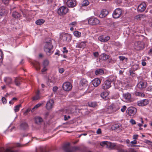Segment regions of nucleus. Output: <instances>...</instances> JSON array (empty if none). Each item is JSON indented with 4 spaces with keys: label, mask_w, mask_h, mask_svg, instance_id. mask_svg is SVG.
<instances>
[{
    "label": "nucleus",
    "mask_w": 152,
    "mask_h": 152,
    "mask_svg": "<svg viewBox=\"0 0 152 152\" xmlns=\"http://www.w3.org/2000/svg\"><path fill=\"white\" fill-rule=\"evenodd\" d=\"M89 2L87 0H85L83 1L82 5L83 6H86L89 4Z\"/></svg>",
    "instance_id": "nucleus-42"
},
{
    "label": "nucleus",
    "mask_w": 152,
    "mask_h": 152,
    "mask_svg": "<svg viewBox=\"0 0 152 152\" xmlns=\"http://www.w3.org/2000/svg\"><path fill=\"white\" fill-rule=\"evenodd\" d=\"M42 105V104L39 103V104H36V105H35V106L32 109V110H31V112H33L34 111V110L35 109H37L39 107L41 106Z\"/></svg>",
    "instance_id": "nucleus-39"
},
{
    "label": "nucleus",
    "mask_w": 152,
    "mask_h": 152,
    "mask_svg": "<svg viewBox=\"0 0 152 152\" xmlns=\"http://www.w3.org/2000/svg\"><path fill=\"white\" fill-rule=\"evenodd\" d=\"M119 58L120 61H123L124 60H125L126 62H127L128 60V58H126L123 56H119Z\"/></svg>",
    "instance_id": "nucleus-43"
},
{
    "label": "nucleus",
    "mask_w": 152,
    "mask_h": 152,
    "mask_svg": "<svg viewBox=\"0 0 152 152\" xmlns=\"http://www.w3.org/2000/svg\"><path fill=\"white\" fill-rule=\"evenodd\" d=\"M3 54L2 52L0 50V63H2L3 59Z\"/></svg>",
    "instance_id": "nucleus-46"
},
{
    "label": "nucleus",
    "mask_w": 152,
    "mask_h": 152,
    "mask_svg": "<svg viewBox=\"0 0 152 152\" xmlns=\"http://www.w3.org/2000/svg\"><path fill=\"white\" fill-rule=\"evenodd\" d=\"M34 119L35 123L38 124H40L43 121V119L40 116L35 117Z\"/></svg>",
    "instance_id": "nucleus-20"
},
{
    "label": "nucleus",
    "mask_w": 152,
    "mask_h": 152,
    "mask_svg": "<svg viewBox=\"0 0 152 152\" xmlns=\"http://www.w3.org/2000/svg\"><path fill=\"white\" fill-rule=\"evenodd\" d=\"M114 126V128L116 129L118 128H119L120 127V125H119V124H115Z\"/></svg>",
    "instance_id": "nucleus-63"
},
{
    "label": "nucleus",
    "mask_w": 152,
    "mask_h": 152,
    "mask_svg": "<svg viewBox=\"0 0 152 152\" xmlns=\"http://www.w3.org/2000/svg\"><path fill=\"white\" fill-rule=\"evenodd\" d=\"M89 106L91 107H95L96 105V103L95 102H90L88 103Z\"/></svg>",
    "instance_id": "nucleus-37"
},
{
    "label": "nucleus",
    "mask_w": 152,
    "mask_h": 152,
    "mask_svg": "<svg viewBox=\"0 0 152 152\" xmlns=\"http://www.w3.org/2000/svg\"><path fill=\"white\" fill-rule=\"evenodd\" d=\"M12 16L14 18H18L20 17V14L16 12H13L12 14Z\"/></svg>",
    "instance_id": "nucleus-32"
},
{
    "label": "nucleus",
    "mask_w": 152,
    "mask_h": 152,
    "mask_svg": "<svg viewBox=\"0 0 152 152\" xmlns=\"http://www.w3.org/2000/svg\"><path fill=\"white\" fill-rule=\"evenodd\" d=\"M49 64V61L47 60H45L43 62V65L44 66L46 67Z\"/></svg>",
    "instance_id": "nucleus-45"
},
{
    "label": "nucleus",
    "mask_w": 152,
    "mask_h": 152,
    "mask_svg": "<svg viewBox=\"0 0 152 152\" xmlns=\"http://www.w3.org/2000/svg\"><path fill=\"white\" fill-rule=\"evenodd\" d=\"M134 49L137 50H142L145 47L144 44L141 41H136L134 43Z\"/></svg>",
    "instance_id": "nucleus-3"
},
{
    "label": "nucleus",
    "mask_w": 152,
    "mask_h": 152,
    "mask_svg": "<svg viewBox=\"0 0 152 152\" xmlns=\"http://www.w3.org/2000/svg\"><path fill=\"white\" fill-rule=\"evenodd\" d=\"M147 85V82L145 80H142L138 83L137 86L139 88H145Z\"/></svg>",
    "instance_id": "nucleus-11"
},
{
    "label": "nucleus",
    "mask_w": 152,
    "mask_h": 152,
    "mask_svg": "<svg viewBox=\"0 0 152 152\" xmlns=\"http://www.w3.org/2000/svg\"><path fill=\"white\" fill-rule=\"evenodd\" d=\"M88 22L89 24L92 25H96L99 23L100 21L97 18L94 17H91L88 19Z\"/></svg>",
    "instance_id": "nucleus-4"
},
{
    "label": "nucleus",
    "mask_w": 152,
    "mask_h": 152,
    "mask_svg": "<svg viewBox=\"0 0 152 152\" xmlns=\"http://www.w3.org/2000/svg\"><path fill=\"white\" fill-rule=\"evenodd\" d=\"M2 101L3 104H5L7 103V99L4 97H3L2 98Z\"/></svg>",
    "instance_id": "nucleus-56"
},
{
    "label": "nucleus",
    "mask_w": 152,
    "mask_h": 152,
    "mask_svg": "<svg viewBox=\"0 0 152 152\" xmlns=\"http://www.w3.org/2000/svg\"><path fill=\"white\" fill-rule=\"evenodd\" d=\"M39 99V91H38L36 95L33 97V100H38Z\"/></svg>",
    "instance_id": "nucleus-41"
},
{
    "label": "nucleus",
    "mask_w": 152,
    "mask_h": 152,
    "mask_svg": "<svg viewBox=\"0 0 152 152\" xmlns=\"http://www.w3.org/2000/svg\"><path fill=\"white\" fill-rule=\"evenodd\" d=\"M116 80V77L113 76H110L109 77V80H107L109 81L110 83H112Z\"/></svg>",
    "instance_id": "nucleus-36"
},
{
    "label": "nucleus",
    "mask_w": 152,
    "mask_h": 152,
    "mask_svg": "<svg viewBox=\"0 0 152 152\" xmlns=\"http://www.w3.org/2000/svg\"><path fill=\"white\" fill-rule=\"evenodd\" d=\"M4 149L1 148L0 149V152H18L17 151H13L10 149L7 148L4 152Z\"/></svg>",
    "instance_id": "nucleus-31"
},
{
    "label": "nucleus",
    "mask_w": 152,
    "mask_h": 152,
    "mask_svg": "<svg viewBox=\"0 0 152 152\" xmlns=\"http://www.w3.org/2000/svg\"><path fill=\"white\" fill-rule=\"evenodd\" d=\"M111 83L107 80L105 81L102 85V88L104 89H107L111 87Z\"/></svg>",
    "instance_id": "nucleus-15"
},
{
    "label": "nucleus",
    "mask_w": 152,
    "mask_h": 152,
    "mask_svg": "<svg viewBox=\"0 0 152 152\" xmlns=\"http://www.w3.org/2000/svg\"><path fill=\"white\" fill-rule=\"evenodd\" d=\"M132 70L134 71L136 70L139 69V67L138 65L137 64H134L132 66Z\"/></svg>",
    "instance_id": "nucleus-38"
},
{
    "label": "nucleus",
    "mask_w": 152,
    "mask_h": 152,
    "mask_svg": "<svg viewBox=\"0 0 152 152\" xmlns=\"http://www.w3.org/2000/svg\"><path fill=\"white\" fill-rule=\"evenodd\" d=\"M108 14V12L106 10H103L101 11L99 16L101 18H104Z\"/></svg>",
    "instance_id": "nucleus-22"
},
{
    "label": "nucleus",
    "mask_w": 152,
    "mask_h": 152,
    "mask_svg": "<svg viewBox=\"0 0 152 152\" xmlns=\"http://www.w3.org/2000/svg\"><path fill=\"white\" fill-rule=\"evenodd\" d=\"M110 57L109 55H107L104 53L100 55V59L102 60H106L108 59Z\"/></svg>",
    "instance_id": "nucleus-23"
},
{
    "label": "nucleus",
    "mask_w": 152,
    "mask_h": 152,
    "mask_svg": "<svg viewBox=\"0 0 152 152\" xmlns=\"http://www.w3.org/2000/svg\"><path fill=\"white\" fill-rule=\"evenodd\" d=\"M63 53H67L68 51L67 50H66V48L65 47H64L63 48Z\"/></svg>",
    "instance_id": "nucleus-61"
},
{
    "label": "nucleus",
    "mask_w": 152,
    "mask_h": 152,
    "mask_svg": "<svg viewBox=\"0 0 152 152\" xmlns=\"http://www.w3.org/2000/svg\"><path fill=\"white\" fill-rule=\"evenodd\" d=\"M137 112V109L132 107H129L126 110L127 113L129 116H134L136 113Z\"/></svg>",
    "instance_id": "nucleus-6"
},
{
    "label": "nucleus",
    "mask_w": 152,
    "mask_h": 152,
    "mask_svg": "<svg viewBox=\"0 0 152 152\" xmlns=\"http://www.w3.org/2000/svg\"><path fill=\"white\" fill-rule=\"evenodd\" d=\"M64 41L68 42H70L71 40L72 36L70 34L65 33L62 36Z\"/></svg>",
    "instance_id": "nucleus-12"
},
{
    "label": "nucleus",
    "mask_w": 152,
    "mask_h": 152,
    "mask_svg": "<svg viewBox=\"0 0 152 152\" xmlns=\"http://www.w3.org/2000/svg\"><path fill=\"white\" fill-rule=\"evenodd\" d=\"M145 16L143 14H140L136 16L135 18L137 20H140L141 19L145 18Z\"/></svg>",
    "instance_id": "nucleus-28"
},
{
    "label": "nucleus",
    "mask_w": 152,
    "mask_h": 152,
    "mask_svg": "<svg viewBox=\"0 0 152 152\" xmlns=\"http://www.w3.org/2000/svg\"><path fill=\"white\" fill-rule=\"evenodd\" d=\"M58 70L59 73L61 74L64 72V69L63 68H60Z\"/></svg>",
    "instance_id": "nucleus-55"
},
{
    "label": "nucleus",
    "mask_w": 152,
    "mask_h": 152,
    "mask_svg": "<svg viewBox=\"0 0 152 152\" xmlns=\"http://www.w3.org/2000/svg\"><path fill=\"white\" fill-rule=\"evenodd\" d=\"M102 133L101 130L100 129H98L96 131V133L98 134H100Z\"/></svg>",
    "instance_id": "nucleus-58"
},
{
    "label": "nucleus",
    "mask_w": 152,
    "mask_h": 152,
    "mask_svg": "<svg viewBox=\"0 0 152 152\" xmlns=\"http://www.w3.org/2000/svg\"><path fill=\"white\" fill-rule=\"evenodd\" d=\"M20 126L21 129H25L28 128V126L27 123L23 122L20 125Z\"/></svg>",
    "instance_id": "nucleus-26"
},
{
    "label": "nucleus",
    "mask_w": 152,
    "mask_h": 152,
    "mask_svg": "<svg viewBox=\"0 0 152 152\" xmlns=\"http://www.w3.org/2000/svg\"><path fill=\"white\" fill-rule=\"evenodd\" d=\"M52 40L50 38L47 39L45 42V44L44 47V50L46 54L48 55H50L52 53L51 49L53 47L52 45Z\"/></svg>",
    "instance_id": "nucleus-1"
},
{
    "label": "nucleus",
    "mask_w": 152,
    "mask_h": 152,
    "mask_svg": "<svg viewBox=\"0 0 152 152\" xmlns=\"http://www.w3.org/2000/svg\"><path fill=\"white\" fill-rule=\"evenodd\" d=\"M21 104H19L18 105L15 106V108L14 109L15 111V112H18L20 109V107H21Z\"/></svg>",
    "instance_id": "nucleus-47"
},
{
    "label": "nucleus",
    "mask_w": 152,
    "mask_h": 152,
    "mask_svg": "<svg viewBox=\"0 0 152 152\" xmlns=\"http://www.w3.org/2000/svg\"><path fill=\"white\" fill-rule=\"evenodd\" d=\"M88 83L87 80L85 79H83L80 81V83L82 86H84L86 85Z\"/></svg>",
    "instance_id": "nucleus-35"
},
{
    "label": "nucleus",
    "mask_w": 152,
    "mask_h": 152,
    "mask_svg": "<svg viewBox=\"0 0 152 152\" xmlns=\"http://www.w3.org/2000/svg\"><path fill=\"white\" fill-rule=\"evenodd\" d=\"M70 118V117L69 115L67 116L66 115H65L64 116V120L65 121L67 120L68 119Z\"/></svg>",
    "instance_id": "nucleus-57"
},
{
    "label": "nucleus",
    "mask_w": 152,
    "mask_h": 152,
    "mask_svg": "<svg viewBox=\"0 0 152 152\" xmlns=\"http://www.w3.org/2000/svg\"><path fill=\"white\" fill-rule=\"evenodd\" d=\"M109 94L106 92H103L101 94V96L104 99H107Z\"/></svg>",
    "instance_id": "nucleus-29"
},
{
    "label": "nucleus",
    "mask_w": 152,
    "mask_h": 152,
    "mask_svg": "<svg viewBox=\"0 0 152 152\" xmlns=\"http://www.w3.org/2000/svg\"><path fill=\"white\" fill-rule=\"evenodd\" d=\"M101 80L98 78H96L93 80L92 83L94 86L96 87L98 86L101 83Z\"/></svg>",
    "instance_id": "nucleus-17"
},
{
    "label": "nucleus",
    "mask_w": 152,
    "mask_h": 152,
    "mask_svg": "<svg viewBox=\"0 0 152 152\" xmlns=\"http://www.w3.org/2000/svg\"><path fill=\"white\" fill-rule=\"evenodd\" d=\"M134 71L132 70H130L129 71V73L130 74V75L132 77H134L135 76V74L134 73Z\"/></svg>",
    "instance_id": "nucleus-49"
},
{
    "label": "nucleus",
    "mask_w": 152,
    "mask_h": 152,
    "mask_svg": "<svg viewBox=\"0 0 152 152\" xmlns=\"http://www.w3.org/2000/svg\"><path fill=\"white\" fill-rule=\"evenodd\" d=\"M45 22V20L43 19H39L36 21V23L37 25H40L43 24Z\"/></svg>",
    "instance_id": "nucleus-33"
},
{
    "label": "nucleus",
    "mask_w": 152,
    "mask_h": 152,
    "mask_svg": "<svg viewBox=\"0 0 152 152\" xmlns=\"http://www.w3.org/2000/svg\"><path fill=\"white\" fill-rule=\"evenodd\" d=\"M134 94L136 96H141L143 97H144L145 96L144 94L137 91H135L134 93Z\"/></svg>",
    "instance_id": "nucleus-34"
},
{
    "label": "nucleus",
    "mask_w": 152,
    "mask_h": 152,
    "mask_svg": "<svg viewBox=\"0 0 152 152\" xmlns=\"http://www.w3.org/2000/svg\"><path fill=\"white\" fill-rule=\"evenodd\" d=\"M94 56L96 58L97 57L99 56V53L98 52H95L93 53Z\"/></svg>",
    "instance_id": "nucleus-59"
},
{
    "label": "nucleus",
    "mask_w": 152,
    "mask_h": 152,
    "mask_svg": "<svg viewBox=\"0 0 152 152\" xmlns=\"http://www.w3.org/2000/svg\"><path fill=\"white\" fill-rule=\"evenodd\" d=\"M149 102V100L148 99H144L139 101L137 102V104L140 106H145L148 104Z\"/></svg>",
    "instance_id": "nucleus-13"
},
{
    "label": "nucleus",
    "mask_w": 152,
    "mask_h": 152,
    "mask_svg": "<svg viewBox=\"0 0 152 152\" xmlns=\"http://www.w3.org/2000/svg\"><path fill=\"white\" fill-rule=\"evenodd\" d=\"M4 80L7 85L11 84L12 83V79L9 77H5Z\"/></svg>",
    "instance_id": "nucleus-27"
},
{
    "label": "nucleus",
    "mask_w": 152,
    "mask_h": 152,
    "mask_svg": "<svg viewBox=\"0 0 152 152\" xmlns=\"http://www.w3.org/2000/svg\"><path fill=\"white\" fill-rule=\"evenodd\" d=\"M33 65L37 70L38 71L40 70V64L39 62L37 61H35L33 63Z\"/></svg>",
    "instance_id": "nucleus-25"
},
{
    "label": "nucleus",
    "mask_w": 152,
    "mask_h": 152,
    "mask_svg": "<svg viewBox=\"0 0 152 152\" xmlns=\"http://www.w3.org/2000/svg\"><path fill=\"white\" fill-rule=\"evenodd\" d=\"M96 75H101L104 73V71L102 69H96L95 72Z\"/></svg>",
    "instance_id": "nucleus-24"
},
{
    "label": "nucleus",
    "mask_w": 152,
    "mask_h": 152,
    "mask_svg": "<svg viewBox=\"0 0 152 152\" xmlns=\"http://www.w3.org/2000/svg\"><path fill=\"white\" fill-rule=\"evenodd\" d=\"M58 89V87L57 86H55L53 88V90L54 92H55Z\"/></svg>",
    "instance_id": "nucleus-62"
},
{
    "label": "nucleus",
    "mask_w": 152,
    "mask_h": 152,
    "mask_svg": "<svg viewBox=\"0 0 152 152\" xmlns=\"http://www.w3.org/2000/svg\"><path fill=\"white\" fill-rule=\"evenodd\" d=\"M77 3L75 0H68L66 2L67 6L70 8L75 7L77 5Z\"/></svg>",
    "instance_id": "nucleus-10"
},
{
    "label": "nucleus",
    "mask_w": 152,
    "mask_h": 152,
    "mask_svg": "<svg viewBox=\"0 0 152 152\" xmlns=\"http://www.w3.org/2000/svg\"><path fill=\"white\" fill-rule=\"evenodd\" d=\"M68 10L69 9L66 7L62 6L58 9V13L60 15H64L68 12Z\"/></svg>",
    "instance_id": "nucleus-5"
},
{
    "label": "nucleus",
    "mask_w": 152,
    "mask_h": 152,
    "mask_svg": "<svg viewBox=\"0 0 152 152\" xmlns=\"http://www.w3.org/2000/svg\"><path fill=\"white\" fill-rule=\"evenodd\" d=\"M122 14L121 10L119 8H117L114 11L113 14V17L114 18H119Z\"/></svg>",
    "instance_id": "nucleus-9"
},
{
    "label": "nucleus",
    "mask_w": 152,
    "mask_h": 152,
    "mask_svg": "<svg viewBox=\"0 0 152 152\" xmlns=\"http://www.w3.org/2000/svg\"><path fill=\"white\" fill-rule=\"evenodd\" d=\"M70 143H67L64 145L63 148L66 152H76V150H79V148L78 147H73L71 148L69 147Z\"/></svg>",
    "instance_id": "nucleus-2"
},
{
    "label": "nucleus",
    "mask_w": 152,
    "mask_h": 152,
    "mask_svg": "<svg viewBox=\"0 0 152 152\" xmlns=\"http://www.w3.org/2000/svg\"><path fill=\"white\" fill-rule=\"evenodd\" d=\"M98 39L100 41L102 42H104V37L103 36H100L99 38Z\"/></svg>",
    "instance_id": "nucleus-50"
},
{
    "label": "nucleus",
    "mask_w": 152,
    "mask_h": 152,
    "mask_svg": "<svg viewBox=\"0 0 152 152\" xmlns=\"http://www.w3.org/2000/svg\"><path fill=\"white\" fill-rule=\"evenodd\" d=\"M146 7V5L145 3H142L138 6L137 10L140 12H143L145 10Z\"/></svg>",
    "instance_id": "nucleus-16"
},
{
    "label": "nucleus",
    "mask_w": 152,
    "mask_h": 152,
    "mask_svg": "<svg viewBox=\"0 0 152 152\" xmlns=\"http://www.w3.org/2000/svg\"><path fill=\"white\" fill-rule=\"evenodd\" d=\"M130 123H131V124H136V123L135 122V121L133 119H131L130 121Z\"/></svg>",
    "instance_id": "nucleus-60"
},
{
    "label": "nucleus",
    "mask_w": 152,
    "mask_h": 152,
    "mask_svg": "<svg viewBox=\"0 0 152 152\" xmlns=\"http://www.w3.org/2000/svg\"><path fill=\"white\" fill-rule=\"evenodd\" d=\"M74 34L75 36L79 37L81 36V33L78 31H75L74 32Z\"/></svg>",
    "instance_id": "nucleus-40"
},
{
    "label": "nucleus",
    "mask_w": 152,
    "mask_h": 152,
    "mask_svg": "<svg viewBox=\"0 0 152 152\" xmlns=\"http://www.w3.org/2000/svg\"><path fill=\"white\" fill-rule=\"evenodd\" d=\"M148 54L149 55H152V48L149 51L148 53Z\"/></svg>",
    "instance_id": "nucleus-64"
},
{
    "label": "nucleus",
    "mask_w": 152,
    "mask_h": 152,
    "mask_svg": "<svg viewBox=\"0 0 152 152\" xmlns=\"http://www.w3.org/2000/svg\"><path fill=\"white\" fill-rule=\"evenodd\" d=\"M62 88L65 91H69L72 89V86L70 82H66L63 84Z\"/></svg>",
    "instance_id": "nucleus-7"
},
{
    "label": "nucleus",
    "mask_w": 152,
    "mask_h": 152,
    "mask_svg": "<svg viewBox=\"0 0 152 152\" xmlns=\"http://www.w3.org/2000/svg\"><path fill=\"white\" fill-rule=\"evenodd\" d=\"M126 108V106H123L122 108L121 109V111L122 112H124L125 111Z\"/></svg>",
    "instance_id": "nucleus-54"
},
{
    "label": "nucleus",
    "mask_w": 152,
    "mask_h": 152,
    "mask_svg": "<svg viewBox=\"0 0 152 152\" xmlns=\"http://www.w3.org/2000/svg\"><path fill=\"white\" fill-rule=\"evenodd\" d=\"M108 147L111 149H118L119 145H116L115 143H112L109 142L108 144Z\"/></svg>",
    "instance_id": "nucleus-18"
},
{
    "label": "nucleus",
    "mask_w": 152,
    "mask_h": 152,
    "mask_svg": "<svg viewBox=\"0 0 152 152\" xmlns=\"http://www.w3.org/2000/svg\"><path fill=\"white\" fill-rule=\"evenodd\" d=\"M54 103L53 99H51L48 101L46 104V107L48 110H50L53 107V104Z\"/></svg>",
    "instance_id": "nucleus-14"
},
{
    "label": "nucleus",
    "mask_w": 152,
    "mask_h": 152,
    "mask_svg": "<svg viewBox=\"0 0 152 152\" xmlns=\"http://www.w3.org/2000/svg\"><path fill=\"white\" fill-rule=\"evenodd\" d=\"M107 108L108 110H110L113 112L117 111L120 109L117 105L114 103L110 104L108 106Z\"/></svg>",
    "instance_id": "nucleus-8"
},
{
    "label": "nucleus",
    "mask_w": 152,
    "mask_h": 152,
    "mask_svg": "<svg viewBox=\"0 0 152 152\" xmlns=\"http://www.w3.org/2000/svg\"><path fill=\"white\" fill-rule=\"evenodd\" d=\"M2 1L4 4L7 5L9 3V0H2Z\"/></svg>",
    "instance_id": "nucleus-53"
},
{
    "label": "nucleus",
    "mask_w": 152,
    "mask_h": 152,
    "mask_svg": "<svg viewBox=\"0 0 152 152\" xmlns=\"http://www.w3.org/2000/svg\"><path fill=\"white\" fill-rule=\"evenodd\" d=\"M123 96L127 101H130L131 100V95L129 93L124 94L123 95Z\"/></svg>",
    "instance_id": "nucleus-19"
},
{
    "label": "nucleus",
    "mask_w": 152,
    "mask_h": 152,
    "mask_svg": "<svg viewBox=\"0 0 152 152\" xmlns=\"http://www.w3.org/2000/svg\"><path fill=\"white\" fill-rule=\"evenodd\" d=\"M86 41L81 42L79 44H78L76 45V47L77 48H81L84 47L86 46Z\"/></svg>",
    "instance_id": "nucleus-30"
},
{
    "label": "nucleus",
    "mask_w": 152,
    "mask_h": 152,
    "mask_svg": "<svg viewBox=\"0 0 152 152\" xmlns=\"http://www.w3.org/2000/svg\"><path fill=\"white\" fill-rule=\"evenodd\" d=\"M36 152H47L45 150V149L42 147H40L39 148L38 151L37 149L36 150Z\"/></svg>",
    "instance_id": "nucleus-44"
},
{
    "label": "nucleus",
    "mask_w": 152,
    "mask_h": 152,
    "mask_svg": "<svg viewBox=\"0 0 152 152\" xmlns=\"http://www.w3.org/2000/svg\"><path fill=\"white\" fill-rule=\"evenodd\" d=\"M21 82V79L20 77H17L15 78L14 83L17 86H19Z\"/></svg>",
    "instance_id": "nucleus-21"
},
{
    "label": "nucleus",
    "mask_w": 152,
    "mask_h": 152,
    "mask_svg": "<svg viewBox=\"0 0 152 152\" xmlns=\"http://www.w3.org/2000/svg\"><path fill=\"white\" fill-rule=\"evenodd\" d=\"M108 142H109L107 141L102 142L100 143V145L102 146H104L105 145H106L108 147Z\"/></svg>",
    "instance_id": "nucleus-48"
},
{
    "label": "nucleus",
    "mask_w": 152,
    "mask_h": 152,
    "mask_svg": "<svg viewBox=\"0 0 152 152\" xmlns=\"http://www.w3.org/2000/svg\"><path fill=\"white\" fill-rule=\"evenodd\" d=\"M120 146L119 145V148L118 149H117L118 150V152H127V151L126 150H125L123 149H120Z\"/></svg>",
    "instance_id": "nucleus-51"
},
{
    "label": "nucleus",
    "mask_w": 152,
    "mask_h": 152,
    "mask_svg": "<svg viewBox=\"0 0 152 152\" xmlns=\"http://www.w3.org/2000/svg\"><path fill=\"white\" fill-rule=\"evenodd\" d=\"M110 37L109 36H107V37H105L104 38V42H106L107 41L110 39Z\"/></svg>",
    "instance_id": "nucleus-52"
}]
</instances>
